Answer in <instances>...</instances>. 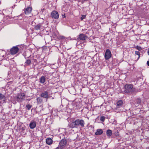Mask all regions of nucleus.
<instances>
[{
	"label": "nucleus",
	"mask_w": 149,
	"mask_h": 149,
	"mask_svg": "<svg viewBox=\"0 0 149 149\" xmlns=\"http://www.w3.org/2000/svg\"><path fill=\"white\" fill-rule=\"evenodd\" d=\"M84 124L85 122L83 120L77 119L74 121L70 123L69 126L72 128H77L79 126L83 127H84Z\"/></svg>",
	"instance_id": "1"
},
{
	"label": "nucleus",
	"mask_w": 149,
	"mask_h": 149,
	"mask_svg": "<svg viewBox=\"0 0 149 149\" xmlns=\"http://www.w3.org/2000/svg\"><path fill=\"white\" fill-rule=\"evenodd\" d=\"M124 88V92L127 94H132L135 90V89L133 88V85L132 84H126Z\"/></svg>",
	"instance_id": "2"
},
{
	"label": "nucleus",
	"mask_w": 149,
	"mask_h": 149,
	"mask_svg": "<svg viewBox=\"0 0 149 149\" xmlns=\"http://www.w3.org/2000/svg\"><path fill=\"white\" fill-rule=\"evenodd\" d=\"M16 98L18 102H22L25 100V95L24 93H20L17 95Z\"/></svg>",
	"instance_id": "3"
},
{
	"label": "nucleus",
	"mask_w": 149,
	"mask_h": 149,
	"mask_svg": "<svg viewBox=\"0 0 149 149\" xmlns=\"http://www.w3.org/2000/svg\"><path fill=\"white\" fill-rule=\"evenodd\" d=\"M68 141L66 139H63L61 140L59 143V145L63 149L65 148L67 146Z\"/></svg>",
	"instance_id": "4"
},
{
	"label": "nucleus",
	"mask_w": 149,
	"mask_h": 149,
	"mask_svg": "<svg viewBox=\"0 0 149 149\" xmlns=\"http://www.w3.org/2000/svg\"><path fill=\"white\" fill-rule=\"evenodd\" d=\"M19 51V48L17 46L13 47L10 50V52L12 55L16 54Z\"/></svg>",
	"instance_id": "5"
},
{
	"label": "nucleus",
	"mask_w": 149,
	"mask_h": 149,
	"mask_svg": "<svg viewBox=\"0 0 149 149\" xmlns=\"http://www.w3.org/2000/svg\"><path fill=\"white\" fill-rule=\"evenodd\" d=\"M111 56V52L109 49H107L106 50L104 57L105 59L107 60L109 59Z\"/></svg>",
	"instance_id": "6"
},
{
	"label": "nucleus",
	"mask_w": 149,
	"mask_h": 149,
	"mask_svg": "<svg viewBox=\"0 0 149 149\" xmlns=\"http://www.w3.org/2000/svg\"><path fill=\"white\" fill-rule=\"evenodd\" d=\"M51 16L52 18L57 19L59 17V15L58 12L55 10L52 11L51 13Z\"/></svg>",
	"instance_id": "7"
},
{
	"label": "nucleus",
	"mask_w": 149,
	"mask_h": 149,
	"mask_svg": "<svg viewBox=\"0 0 149 149\" xmlns=\"http://www.w3.org/2000/svg\"><path fill=\"white\" fill-rule=\"evenodd\" d=\"M40 96L45 98L48 99L49 97L48 93L47 91H44L40 94Z\"/></svg>",
	"instance_id": "8"
},
{
	"label": "nucleus",
	"mask_w": 149,
	"mask_h": 149,
	"mask_svg": "<svg viewBox=\"0 0 149 149\" xmlns=\"http://www.w3.org/2000/svg\"><path fill=\"white\" fill-rule=\"evenodd\" d=\"M36 122L34 120H32L30 122L29 126L30 128L31 129L34 128L36 126Z\"/></svg>",
	"instance_id": "9"
},
{
	"label": "nucleus",
	"mask_w": 149,
	"mask_h": 149,
	"mask_svg": "<svg viewBox=\"0 0 149 149\" xmlns=\"http://www.w3.org/2000/svg\"><path fill=\"white\" fill-rule=\"evenodd\" d=\"M32 8L31 7H29L24 10V13L26 15H28L31 13Z\"/></svg>",
	"instance_id": "10"
},
{
	"label": "nucleus",
	"mask_w": 149,
	"mask_h": 149,
	"mask_svg": "<svg viewBox=\"0 0 149 149\" xmlns=\"http://www.w3.org/2000/svg\"><path fill=\"white\" fill-rule=\"evenodd\" d=\"M31 60L29 59H27L24 63V66H29L31 65Z\"/></svg>",
	"instance_id": "11"
},
{
	"label": "nucleus",
	"mask_w": 149,
	"mask_h": 149,
	"mask_svg": "<svg viewBox=\"0 0 149 149\" xmlns=\"http://www.w3.org/2000/svg\"><path fill=\"white\" fill-rule=\"evenodd\" d=\"M87 38V36L84 34H80L78 38L80 40H84L86 39Z\"/></svg>",
	"instance_id": "12"
},
{
	"label": "nucleus",
	"mask_w": 149,
	"mask_h": 149,
	"mask_svg": "<svg viewBox=\"0 0 149 149\" xmlns=\"http://www.w3.org/2000/svg\"><path fill=\"white\" fill-rule=\"evenodd\" d=\"M46 80L45 77L44 76H42L39 79V82L41 84H43Z\"/></svg>",
	"instance_id": "13"
},
{
	"label": "nucleus",
	"mask_w": 149,
	"mask_h": 149,
	"mask_svg": "<svg viewBox=\"0 0 149 149\" xmlns=\"http://www.w3.org/2000/svg\"><path fill=\"white\" fill-rule=\"evenodd\" d=\"M46 142L47 144L51 145L52 143L53 140L51 138H48L46 139Z\"/></svg>",
	"instance_id": "14"
},
{
	"label": "nucleus",
	"mask_w": 149,
	"mask_h": 149,
	"mask_svg": "<svg viewBox=\"0 0 149 149\" xmlns=\"http://www.w3.org/2000/svg\"><path fill=\"white\" fill-rule=\"evenodd\" d=\"M103 133V131L101 129H98L97 130V131L95 132V134L96 135H100L102 134Z\"/></svg>",
	"instance_id": "15"
},
{
	"label": "nucleus",
	"mask_w": 149,
	"mask_h": 149,
	"mask_svg": "<svg viewBox=\"0 0 149 149\" xmlns=\"http://www.w3.org/2000/svg\"><path fill=\"white\" fill-rule=\"evenodd\" d=\"M123 104V101L122 100H119L117 103L116 108H120L122 106Z\"/></svg>",
	"instance_id": "16"
},
{
	"label": "nucleus",
	"mask_w": 149,
	"mask_h": 149,
	"mask_svg": "<svg viewBox=\"0 0 149 149\" xmlns=\"http://www.w3.org/2000/svg\"><path fill=\"white\" fill-rule=\"evenodd\" d=\"M42 26V25L41 24H39L35 26L34 29L35 30H38Z\"/></svg>",
	"instance_id": "17"
},
{
	"label": "nucleus",
	"mask_w": 149,
	"mask_h": 149,
	"mask_svg": "<svg viewBox=\"0 0 149 149\" xmlns=\"http://www.w3.org/2000/svg\"><path fill=\"white\" fill-rule=\"evenodd\" d=\"M107 135L108 136L110 137L112 134V131L110 130H108L107 131Z\"/></svg>",
	"instance_id": "18"
},
{
	"label": "nucleus",
	"mask_w": 149,
	"mask_h": 149,
	"mask_svg": "<svg viewBox=\"0 0 149 149\" xmlns=\"http://www.w3.org/2000/svg\"><path fill=\"white\" fill-rule=\"evenodd\" d=\"M36 100L38 104H40L42 102V99L40 97L37 98Z\"/></svg>",
	"instance_id": "19"
},
{
	"label": "nucleus",
	"mask_w": 149,
	"mask_h": 149,
	"mask_svg": "<svg viewBox=\"0 0 149 149\" xmlns=\"http://www.w3.org/2000/svg\"><path fill=\"white\" fill-rule=\"evenodd\" d=\"M141 100L140 98H137L135 100V102L138 105H139L141 103Z\"/></svg>",
	"instance_id": "20"
},
{
	"label": "nucleus",
	"mask_w": 149,
	"mask_h": 149,
	"mask_svg": "<svg viewBox=\"0 0 149 149\" xmlns=\"http://www.w3.org/2000/svg\"><path fill=\"white\" fill-rule=\"evenodd\" d=\"M5 96L2 93H0V100H2L3 101L5 100Z\"/></svg>",
	"instance_id": "21"
},
{
	"label": "nucleus",
	"mask_w": 149,
	"mask_h": 149,
	"mask_svg": "<svg viewBox=\"0 0 149 149\" xmlns=\"http://www.w3.org/2000/svg\"><path fill=\"white\" fill-rule=\"evenodd\" d=\"M32 107V105L29 104H27L26 106V108L28 110H30Z\"/></svg>",
	"instance_id": "22"
},
{
	"label": "nucleus",
	"mask_w": 149,
	"mask_h": 149,
	"mask_svg": "<svg viewBox=\"0 0 149 149\" xmlns=\"http://www.w3.org/2000/svg\"><path fill=\"white\" fill-rule=\"evenodd\" d=\"M105 119V117L104 116H102L100 117V120L102 122L104 121Z\"/></svg>",
	"instance_id": "23"
},
{
	"label": "nucleus",
	"mask_w": 149,
	"mask_h": 149,
	"mask_svg": "<svg viewBox=\"0 0 149 149\" xmlns=\"http://www.w3.org/2000/svg\"><path fill=\"white\" fill-rule=\"evenodd\" d=\"M136 48L139 51H140L142 49L141 47L139 46H136Z\"/></svg>",
	"instance_id": "24"
},
{
	"label": "nucleus",
	"mask_w": 149,
	"mask_h": 149,
	"mask_svg": "<svg viewBox=\"0 0 149 149\" xmlns=\"http://www.w3.org/2000/svg\"><path fill=\"white\" fill-rule=\"evenodd\" d=\"M135 53L136 54L138 55L139 56V58L140 56V54L139 51H135Z\"/></svg>",
	"instance_id": "25"
},
{
	"label": "nucleus",
	"mask_w": 149,
	"mask_h": 149,
	"mask_svg": "<svg viewBox=\"0 0 149 149\" xmlns=\"http://www.w3.org/2000/svg\"><path fill=\"white\" fill-rule=\"evenodd\" d=\"M114 135L116 136H119V132L118 131L115 132L114 133Z\"/></svg>",
	"instance_id": "26"
},
{
	"label": "nucleus",
	"mask_w": 149,
	"mask_h": 149,
	"mask_svg": "<svg viewBox=\"0 0 149 149\" xmlns=\"http://www.w3.org/2000/svg\"><path fill=\"white\" fill-rule=\"evenodd\" d=\"M54 149H63L60 146L58 145V146Z\"/></svg>",
	"instance_id": "27"
},
{
	"label": "nucleus",
	"mask_w": 149,
	"mask_h": 149,
	"mask_svg": "<svg viewBox=\"0 0 149 149\" xmlns=\"http://www.w3.org/2000/svg\"><path fill=\"white\" fill-rule=\"evenodd\" d=\"M86 17V15H82V17H81V20H82L83 19H84Z\"/></svg>",
	"instance_id": "28"
},
{
	"label": "nucleus",
	"mask_w": 149,
	"mask_h": 149,
	"mask_svg": "<svg viewBox=\"0 0 149 149\" xmlns=\"http://www.w3.org/2000/svg\"><path fill=\"white\" fill-rule=\"evenodd\" d=\"M89 0H82V3H83L84 2L89 1Z\"/></svg>",
	"instance_id": "29"
},
{
	"label": "nucleus",
	"mask_w": 149,
	"mask_h": 149,
	"mask_svg": "<svg viewBox=\"0 0 149 149\" xmlns=\"http://www.w3.org/2000/svg\"><path fill=\"white\" fill-rule=\"evenodd\" d=\"M61 39H63L65 38V37L64 36H62L61 37Z\"/></svg>",
	"instance_id": "30"
},
{
	"label": "nucleus",
	"mask_w": 149,
	"mask_h": 149,
	"mask_svg": "<svg viewBox=\"0 0 149 149\" xmlns=\"http://www.w3.org/2000/svg\"><path fill=\"white\" fill-rule=\"evenodd\" d=\"M147 64L148 66H149V61H148L147 62Z\"/></svg>",
	"instance_id": "31"
},
{
	"label": "nucleus",
	"mask_w": 149,
	"mask_h": 149,
	"mask_svg": "<svg viewBox=\"0 0 149 149\" xmlns=\"http://www.w3.org/2000/svg\"><path fill=\"white\" fill-rule=\"evenodd\" d=\"M148 55H149V48L148 49Z\"/></svg>",
	"instance_id": "32"
},
{
	"label": "nucleus",
	"mask_w": 149,
	"mask_h": 149,
	"mask_svg": "<svg viewBox=\"0 0 149 149\" xmlns=\"http://www.w3.org/2000/svg\"><path fill=\"white\" fill-rule=\"evenodd\" d=\"M12 100V102H13V101L12 100Z\"/></svg>",
	"instance_id": "33"
},
{
	"label": "nucleus",
	"mask_w": 149,
	"mask_h": 149,
	"mask_svg": "<svg viewBox=\"0 0 149 149\" xmlns=\"http://www.w3.org/2000/svg\"><path fill=\"white\" fill-rule=\"evenodd\" d=\"M63 17H65V16H63Z\"/></svg>",
	"instance_id": "34"
},
{
	"label": "nucleus",
	"mask_w": 149,
	"mask_h": 149,
	"mask_svg": "<svg viewBox=\"0 0 149 149\" xmlns=\"http://www.w3.org/2000/svg\"><path fill=\"white\" fill-rule=\"evenodd\" d=\"M63 17H65V16H63Z\"/></svg>",
	"instance_id": "35"
}]
</instances>
